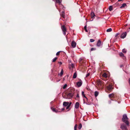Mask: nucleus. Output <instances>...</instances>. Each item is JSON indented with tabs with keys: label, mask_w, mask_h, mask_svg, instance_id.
Wrapping results in <instances>:
<instances>
[{
	"label": "nucleus",
	"mask_w": 130,
	"mask_h": 130,
	"mask_svg": "<svg viewBox=\"0 0 130 130\" xmlns=\"http://www.w3.org/2000/svg\"><path fill=\"white\" fill-rule=\"evenodd\" d=\"M128 119L127 118L126 114H124L123 116V117L122 118V120L123 122L125 123L127 125H129V122L128 121Z\"/></svg>",
	"instance_id": "nucleus-1"
},
{
	"label": "nucleus",
	"mask_w": 130,
	"mask_h": 130,
	"mask_svg": "<svg viewBox=\"0 0 130 130\" xmlns=\"http://www.w3.org/2000/svg\"><path fill=\"white\" fill-rule=\"evenodd\" d=\"M61 28L63 32V34L64 35H65L66 33V27L64 25H63L62 26Z\"/></svg>",
	"instance_id": "nucleus-2"
},
{
	"label": "nucleus",
	"mask_w": 130,
	"mask_h": 130,
	"mask_svg": "<svg viewBox=\"0 0 130 130\" xmlns=\"http://www.w3.org/2000/svg\"><path fill=\"white\" fill-rule=\"evenodd\" d=\"M127 35L126 32H123L121 36V38H122L123 39Z\"/></svg>",
	"instance_id": "nucleus-3"
},
{
	"label": "nucleus",
	"mask_w": 130,
	"mask_h": 130,
	"mask_svg": "<svg viewBox=\"0 0 130 130\" xmlns=\"http://www.w3.org/2000/svg\"><path fill=\"white\" fill-rule=\"evenodd\" d=\"M121 128L123 130L125 129V130H128L127 128L126 125L123 124H122L121 125Z\"/></svg>",
	"instance_id": "nucleus-4"
},
{
	"label": "nucleus",
	"mask_w": 130,
	"mask_h": 130,
	"mask_svg": "<svg viewBox=\"0 0 130 130\" xmlns=\"http://www.w3.org/2000/svg\"><path fill=\"white\" fill-rule=\"evenodd\" d=\"M73 96V94L72 93H70L68 94L67 95V98L69 99L71 98Z\"/></svg>",
	"instance_id": "nucleus-5"
},
{
	"label": "nucleus",
	"mask_w": 130,
	"mask_h": 130,
	"mask_svg": "<svg viewBox=\"0 0 130 130\" xmlns=\"http://www.w3.org/2000/svg\"><path fill=\"white\" fill-rule=\"evenodd\" d=\"M71 46L73 48L75 47L76 46V43L74 41H72L71 42Z\"/></svg>",
	"instance_id": "nucleus-6"
},
{
	"label": "nucleus",
	"mask_w": 130,
	"mask_h": 130,
	"mask_svg": "<svg viewBox=\"0 0 130 130\" xmlns=\"http://www.w3.org/2000/svg\"><path fill=\"white\" fill-rule=\"evenodd\" d=\"M82 84V82L81 80H80V81L78 82L77 83L76 85L78 87H79L81 86Z\"/></svg>",
	"instance_id": "nucleus-7"
},
{
	"label": "nucleus",
	"mask_w": 130,
	"mask_h": 130,
	"mask_svg": "<svg viewBox=\"0 0 130 130\" xmlns=\"http://www.w3.org/2000/svg\"><path fill=\"white\" fill-rule=\"evenodd\" d=\"M101 42L100 40H99L97 43L96 45L98 47H100L101 46Z\"/></svg>",
	"instance_id": "nucleus-8"
},
{
	"label": "nucleus",
	"mask_w": 130,
	"mask_h": 130,
	"mask_svg": "<svg viewBox=\"0 0 130 130\" xmlns=\"http://www.w3.org/2000/svg\"><path fill=\"white\" fill-rule=\"evenodd\" d=\"M69 102H64L63 103V105L64 106H67L68 105Z\"/></svg>",
	"instance_id": "nucleus-9"
},
{
	"label": "nucleus",
	"mask_w": 130,
	"mask_h": 130,
	"mask_svg": "<svg viewBox=\"0 0 130 130\" xmlns=\"http://www.w3.org/2000/svg\"><path fill=\"white\" fill-rule=\"evenodd\" d=\"M79 103L78 102H76L75 105V108L77 109L79 107Z\"/></svg>",
	"instance_id": "nucleus-10"
},
{
	"label": "nucleus",
	"mask_w": 130,
	"mask_h": 130,
	"mask_svg": "<svg viewBox=\"0 0 130 130\" xmlns=\"http://www.w3.org/2000/svg\"><path fill=\"white\" fill-rule=\"evenodd\" d=\"M91 16L92 19H93L95 16V15L93 12H92L91 13Z\"/></svg>",
	"instance_id": "nucleus-11"
},
{
	"label": "nucleus",
	"mask_w": 130,
	"mask_h": 130,
	"mask_svg": "<svg viewBox=\"0 0 130 130\" xmlns=\"http://www.w3.org/2000/svg\"><path fill=\"white\" fill-rule=\"evenodd\" d=\"M126 6V4L125 3H124L122 4V6L120 7L121 8H123Z\"/></svg>",
	"instance_id": "nucleus-12"
},
{
	"label": "nucleus",
	"mask_w": 130,
	"mask_h": 130,
	"mask_svg": "<svg viewBox=\"0 0 130 130\" xmlns=\"http://www.w3.org/2000/svg\"><path fill=\"white\" fill-rule=\"evenodd\" d=\"M107 89L109 90H110L112 89V86L111 85H109L107 87Z\"/></svg>",
	"instance_id": "nucleus-13"
},
{
	"label": "nucleus",
	"mask_w": 130,
	"mask_h": 130,
	"mask_svg": "<svg viewBox=\"0 0 130 130\" xmlns=\"http://www.w3.org/2000/svg\"><path fill=\"white\" fill-rule=\"evenodd\" d=\"M51 109H52V110L54 112H58V111L55 108L53 107H51Z\"/></svg>",
	"instance_id": "nucleus-14"
},
{
	"label": "nucleus",
	"mask_w": 130,
	"mask_h": 130,
	"mask_svg": "<svg viewBox=\"0 0 130 130\" xmlns=\"http://www.w3.org/2000/svg\"><path fill=\"white\" fill-rule=\"evenodd\" d=\"M65 13L64 11H62V12H61V16L63 17V18H64V16H65Z\"/></svg>",
	"instance_id": "nucleus-15"
},
{
	"label": "nucleus",
	"mask_w": 130,
	"mask_h": 130,
	"mask_svg": "<svg viewBox=\"0 0 130 130\" xmlns=\"http://www.w3.org/2000/svg\"><path fill=\"white\" fill-rule=\"evenodd\" d=\"M77 76V73L76 72H75L73 74V78H76Z\"/></svg>",
	"instance_id": "nucleus-16"
},
{
	"label": "nucleus",
	"mask_w": 130,
	"mask_h": 130,
	"mask_svg": "<svg viewBox=\"0 0 130 130\" xmlns=\"http://www.w3.org/2000/svg\"><path fill=\"white\" fill-rule=\"evenodd\" d=\"M99 94V92L97 91H95V92H94V95H95V97H96Z\"/></svg>",
	"instance_id": "nucleus-17"
},
{
	"label": "nucleus",
	"mask_w": 130,
	"mask_h": 130,
	"mask_svg": "<svg viewBox=\"0 0 130 130\" xmlns=\"http://www.w3.org/2000/svg\"><path fill=\"white\" fill-rule=\"evenodd\" d=\"M114 94L113 93L110 94L109 95V97L110 98L113 97L114 96Z\"/></svg>",
	"instance_id": "nucleus-18"
},
{
	"label": "nucleus",
	"mask_w": 130,
	"mask_h": 130,
	"mask_svg": "<svg viewBox=\"0 0 130 130\" xmlns=\"http://www.w3.org/2000/svg\"><path fill=\"white\" fill-rule=\"evenodd\" d=\"M82 95L84 97V98H86V99H87V97L84 94V92L83 91H82Z\"/></svg>",
	"instance_id": "nucleus-19"
},
{
	"label": "nucleus",
	"mask_w": 130,
	"mask_h": 130,
	"mask_svg": "<svg viewBox=\"0 0 130 130\" xmlns=\"http://www.w3.org/2000/svg\"><path fill=\"white\" fill-rule=\"evenodd\" d=\"M113 9L112 7V6H109V10L110 11H112Z\"/></svg>",
	"instance_id": "nucleus-20"
},
{
	"label": "nucleus",
	"mask_w": 130,
	"mask_h": 130,
	"mask_svg": "<svg viewBox=\"0 0 130 130\" xmlns=\"http://www.w3.org/2000/svg\"><path fill=\"white\" fill-rule=\"evenodd\" d=\"M60 8V9H62L63 10H64L65 9V8L63 5H61Z\"/></svg>",
	"instance_id": "nucleus-21"
},
{
	"label": "nucleus",
	"mask_w": 130,
	"mask_h": 130,
	"mask_svg": "<svg viewBox=\"0 0 130 130\" xmlns=\"http://www.w3.org/2000/svg\"><path fill=\"white\" fill-rule=\"evenodd\" d=\"M97 83L98 86H100L102 84V83L100 81H98L97 82Z\"/></svg>",
	"instance_id": "nucleus-22"
},
{
	"label": "nucleus",
	"mask_w": 130,
	"mask_h": 130,
	"mask_svg": "<svg viewBox=\"0 0 130 130\" xmlns=\"http://www.w3.org/2000/svg\"><path fill=\"white\" fill-rule=\"evenodd\" d=\"M55 1L56 3H59V4L61 3V0H55Z\"/></svg>",
	"instance_id": "nucleus-23"
},
{
	"label": "nucleus",
	"mask_w": 130,
	"mask_h": 130,
	"mask_svg": "<svg viewBox=\"0 0 130 130\" xmlns=\"http://www.w3.org/2000/svg\"><path fill=\"white\" fill-rule=\"evenodd\" d=\"M82 127V125L81 123L79 124L78 126V128L79 129H80Z\"/></svg>",
	"instance_id": "nucleus-24"
},
{
	"label": "nucleus",
	"mask_w": 130,
	"mask_h": 130,
	"mask_svg": "<svg viewBox=\"0 0 130 130\" xmlns=\"http://www.w3.org/2000/svg\"><path fill=\"white\" fill-rule=\"evenodd\" d=\"M112 30V29L111 28H109L106 30V31L107 32H109L111 31Z\"/></svg>",
	"instance_id": "nucleus-25"
},
{
	"label": "nucleus",
	"mask_w": 130,
	"mask_h": 130,
	"mask_svg": "<svg viewBox=\"0 0 130 130\" xmlns=\"http://www.w3.org/2000/svg\"><path fill=\"white\" fill-rule=\"evenodd\" d=\"M119 55L121 57H123L124 56V54L121 52L119 53Z\"/></svg>",
	"instance_id": "nucleus-26"
},
{
	"label": "nucleus",
	"mask_w": 130,
	"mask_h": 130,
	"mask_svg": "<svg viewBox=\"0 0 130 130\" xmlns=\"http://www.w3.org/2000/svg\"><path fill=\"white\" fill-rule=\"evenodd\" d=\"M63 69L61 70V71L60 73V75L61 76L63 74Z\"/></svg>",
	"instance_id": "nucleus-27"
},
{
	"label": "nucleus",
	"mask_w": 130,
	"mask_h": 130,
	"mask_svg": "<svg viewBox=\"0 0 130 130\" xmlns=\"http://www.w3.org/2000/svg\"><path fill=\"white\" fill-rule=\"evenodd\" d=\"M77 125L76 124L75 125L74 127V130H77Z\"/></svg>",
	"instance_id": "nucleus-28"
},
{
	"label": "nucleus",
	"mask_w": 130,
	"mask_h": 130,
	"mask_svg": "<svg viewBox=\"0 0 130 130\" xmlns=\"http://www.w3.org/2000/svg\"><path fill=\"white\" fill-rule=\"evenodd\" d=\"M57 57H55L53 59V60L52 62H55L56 60H57Z\"/></svg>",
	"instance_id": "nucleus-29"
},
{
	"label": "nucleus",
	"mask_w": 130,
	"mask_h": 130,
	"mask_svg": "<svg viewBox=\"0 0 130 130\" xmlns=\"http://www.w3.org/2000/svg\"><path fill=\"white\" fill-rule=\"evenodd\" d=\"M103 76L104 77H107V75L106 73H104L103 75Z\"/></svg>",
	"instance_id": "nucleus-30"
},
{
	"label": "nucleus",
	"mask_w": 130,
	"mask_h": 130,
	"mask_svg": "<svg viewBox=\"0 0 130 130\" xmlns=\"http://www.w3.org/2000/svg\"><path fill=\"white\" fill-rule=\"evenodd\" d=\"M126 51L125 50V49H123L122 50V52L124 53H126Z\"/></svg>",
	"instance_id": "nucleus-31"
},
{
	"label": "nucleus",
	"mask_w": 130,
	"mask_h": 130,
	"mask_svg": "<svg viewBox=\"0 0 130 130\" xmlns=\"http://www.w3.org/2000/svg\"><path fill=\"white\" fill-rule=\"evenodd\" d=\"M95 50H96V48H92L91 49V51H93Z\"/></svg>",
	"instance_id": "nucleus-32"
},
{
	"label": "nucleus",
	"mask_w": 130,
	"mask_h": 130,
	"mask_svg": "<svg viewBox=\"0 0 130 130\" xmlns=\"http://www.w3.org/2000/svg\"><path fill=\"white\" fill-rule=\"evenodd\" d=\"M67 85L66 84L64 85L63 87V88L64 89H65L66 88V87H67Z\"/></svg>",
	"instance_id": "nucleus-33"
},
{
	"label": "nucleus",
	"mask_w": 130,
	"mask_h": 130,
	"mask_svg": "<svg viewBox=\"0 0 130 130\" xmlns=\"http://www.w3.org/2000/svg\"><path fill=\"white\" fill-rule=\"evenodd\" d=\"M90 41L91 42H93L94 41V40L92 39H91Z\"/></svg>",
	"instance_id": "nucleus-34"
},
{
	"label": "nucleus",
	"mask_w": 130,
	"mask_h": 130,
	"mask_svg": "<svg viewBox=\"0 0 130 130\" xmlns=\"http://www.w3.org/2000/svg\"><path fill=\"white\" fill-rule=\"evenodd\" d=\"M89 75L90 73H87L86 75V77H87L89 76Z\"/></svg>",
	"instance_id": "nucleus-35"
},
{
	"label": "nucleus",
	"mask_w": 130,
	"mask_h": 130,
	"mask_svg": "<svg viewBox=\"0 0 130 130\" xmlns=\"http://www.w3.org/2000/svg\"><path fill=\"white\" fill-rule=\"evenodd\" d=\"M60 51H59L57 52V53L56 54V55H58L60 53Z\"/></svg>",
	"instance_id": "nucleus-36"
},
{
	"label": "nucleus",
	"mask_w": 130,
	"mask_h": 130,
	"mask_svg": "<svg viewBox=\"0 0 130 130\" xmlns=\"http://www.w3.org/2000/svg\"><path fill=\"white\" fill-rule=\"evenodd\" d=\"M76 97L77 98H79V95L78 94H77V95H76Z\"/></svg>",
	"instance_id": "nucleus-37"
},
{
	"label": "nucleus",
	"mask_w": 130,
	"mask_h": 130,
	"mask_svg": "<svg viewBox=\"0 0 130 130\" xmlns=\"http://www.w3.org/2000/svg\"><path fill=\"white\" fill-rule=\"evenodd\" d=\"M67 106V107H66V109H68L69 108V107H70V106H69V105H68V106Z\"/></svg>",
	"instance_id": "nucleus-38"
},
{
	"label": "nucleus",
	"mask_w": 130,
	"mask_h": 130,
	"mask_svg": "<svg viewBox=\"0 0 130 130\" xmlns=\"http://www.w3.org/2000/svg\"><path fill=\"white\" fill-rule=\"evenodd\" d=\"M84 29H87V26L86 25L85 26L84 28Z\"/></svg>",
	"instance_id": "nucleus-39"
},
{
	"label": "nucleus",
	"mask_w": 130,
	"mask_h": 130,
	"mask_svg": "<svg viewBox=\"0 0 130 130\" xmlns=\"http://www.w3.org/2000/svg\"><path fill=\"white\" fill-rule=\"evenodd\" d=\"M72 103L71 102H70L69 103V104H68V105L69 106H70V105H71Z\"/></svg>",
	"instance_id": "nucleus-40"
},
{
	"label": "nucleus",
	"mask_w": 130,
	"mask_h": 130,
	"mask_svg": "<svg viewBox=\"0 0 130 130\" xmlns=\"http://www.w3.org/2000/svg\"><path fill=\"white\" fill-rule=\"evenodd\" d=\"M84 30H85L86 32H88V30H87V29H84Z\"/></svg>",
	"instance_id": "nucleus-41"
},
{
	"label": "nucleus",
	"mask_w": 130,
	"mask_h": 130,
	"mask_svg": "<svg viewBox=\"0 0 130 130\" xmlns=\"http://www.w3.org/2000/svg\"><path fill=\"white\" fill-rule=\"evenodd\" d=\"M73 66H74V65L73 64H72V67H73Z\"/></svg>",
	"instance_id": "nucleus-42"
},
{
	"label": "nucleus",
	"mask_w": 130,
	"mask_h": 130,
	"mask_svg": "<svg viewBox=\"0 0 130 130\" xmlns=\"http://www.w3.org/2000/svg\"><path fill=\"white\" fill-rule=\"evenodd\" d=\"M64 108H62V109H61V110H64Z\"/></svg>",
	"instance_id": "nucleus-43"
},
{
	"label": "nucleus",
	"mask_w": 130,
	"mask_h": 130,
	"mask_svg": "<svg viewBox=\"0 0 130 130\" xmlns=\"http://www.w3.org/2000/svg\"><path fill=\"white\" fill-rule=\"evenodd\" d=\"M123 65H121L120 66V67H123Z\"/></svg>",
	"instance_id": "nucleus-44"
},
{
	"label": "nucleus",
	"mask_w": 130,
	"mask_h": 130,
	"mask_svg": "<svg viewBox=\"0 0 130 130\" xmlns=\"http://www.w3.org/2000/svg\"><path fill=\"white\" fill-rule=\"evenodd\" d=\"M129 84H130V78L129 79Z\"/></svg>",
	"instance_id": "nucleus-45"
},
{
	"label": "nucleus",
	"mask_w": 130,
	"mask_h": 130,
	"mask_svg": "<svg viewBox=\"0 0 130 130\" xmlns=\"http://www.w3.org/2000/svg\"><path fill=\"white\" fill-rule=\"evenodd\" d=\"M123 0H118V1L119 2L122 1Z\"/></svg>",
	"instance_id": "nucleus-46"
},
{
	"label": "nucleus",
	"mask_w": 130,
	"mask_h": 130,
	"mask_svg": "<svg viewBox=\"0 0 130 130\" xmlns=\"http://www.w3.org/2000/svg\"><path fill=\"white\" fill-rule=\"evenodd\" d=\"M60 64H62V63L61 62H60Z\"/></svg>",
	"instance_id": "nucleus-47"
},
{
	"label": "nucleus",
	"mask_w": 130,
	"mask_h": 130,
	"mask_svg": "<svg viewBox=\"0 0 130 130\" xmlns=\"http://www.w3.org/2000/svg\"><path fill=\"white\" fill-rule=\"evenodd\" d=\"M118 34H117V35H118Z\"/></svg>",
	"instance_id": "nucleus-48"
},
{
	"label": "nucleus",
	"mask_w": 130,
	"mask_h": 130,
	"mask_svg": "<svg viewBox=\"0 0 130 130\" xmlns=\"http://www.w3.org/2000/svg\"><path fill=\"white\" fill-rule=\"evenodd\" d=\"M53 0V1H54V0Z\"/></svg>",
	"instance_id": "nucleus-49"
},
{
	"label": "nucleus",
	"mask_w": 130,
	"mask_h": 130,
	"mask_svg": "<svg viewBox=\"0 0 130 130\" xmlns=\"http://www.w3.org/2000/svg\"><path fill=\"white\" fill-rule=\"evenodd\" d=\"M129 29H130V27H129Z\"/></svg>",
	"instance_id": "nucleus-50"
}]
</instances>
